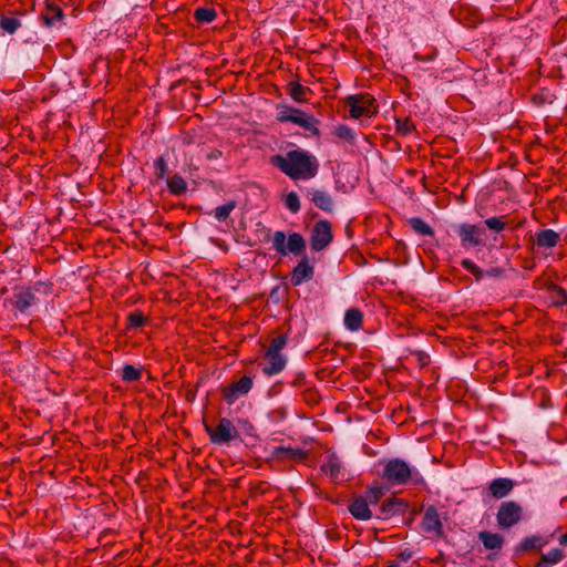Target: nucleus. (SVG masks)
<instances>
[{
    "instance_id": "nucleus-1",
    "label": "nucleus",
    "mask_w": 567,
    "mask_h": 567,
    "mask_svg": "<svg viewBox=\"0 0 567 567\" xmlns=\"http://www.w3.org/2000/svg\"><path fill=\"white\" fill-rule=\"evenodd\" d=\"M52 289L53 285L45 281L16 286L11 296L3 298L2 307L10 313L11 319H18L20 316L29 317L42 298H48L52 293Z\"/></svg>"
},
{
    "instance_id": "nucleus-2",
    "label": "nucleus",
    "mask_w": 567,
    "mask_h": 567,
    "mask_svg": "<svg viewBox=\"0 0 567 567\" xmlns=\"http://www.w3.org/2000/svg\"><path fill=\"white\" fill-rule=\"evenodd\" d=\"M269 163L292 181L313 178L319 171L317 157L301 148L288 151L285 155H272Z\"/></svg>"
},
{
    "instance_id": "nucleus-3",
    "label": "nucleus",
    "mask_w": 567,
    "mask_h": 567,
    "mask_svg": "<svg viewBox=\"0 0 567 567\" xmlns=\"http://www.w3.org/2000/svg\"><path fill=\"white\" fill-rule=\"evenodd\" d=\"M381 476L392 485H406L409 483L425 485L423 475L404 460L398 457L385 462Z\"/></svg>"
},
{
    "instance_id": "nucleus-4",
    "label": "nucleus",
    "mask_w": 567,
    "mask_h": 567,
    "mask_svg": "<svg viewBox=\"0 0 567 567\" xmlns=\"http://www.w3.org/2000/svg\"><path fill=\"white\" fill-rule=\"evenodd\" d=\"M276 118L280 123L291 122L299 125L312 136H319L320 131L318 128L319 120L315 116L292 106H282L277 113Z\"/></svg>"
},
{
    "instance_id": "nucleus-5",
    "label": "nucleus",
    "mask_w": 567,
    "mask_h": 567,
    "mask_svg": "<svg viewBox=\"0 0 567 567\" xmlns=\"http://www.w3.org/2000/svg\"><path fill=\"white\" fill-rule=\"evenodd\" d=\"M272 247L282 256L288 254L301 256L305 254L307 245L305 238L299 233H291L287 238L284 231L277 230L272 235Z\"/></svg>"
},
{
    "instance_id": "nucleus-6",
    "label": "nucleus",
    "mask_w": 567,
    "mask_h": 567,
    "mask_svg": "<svg viewBox=\"0 0 567 567\" xmlns=\"http://www.w3.org/2000/svg\"><path fill=\"white\" fill-rule=\"evenodd\" d=\"M346 104L352 118L371 117L378 113L377 101L369 93L349 95L346 97Z\"/></svg>"
},
{
    "instance_id": "nucleus-7",
    "label": "nucleus",
    "mask_w": 567,
    "mask_h": 567,
    "mask_svg": "<svg viewBox=\"0 0 567 567\" xmlns=\"http://www.w3.org/2000/svg\"><path fill=\"white\" fill-rule=\"evenodd\" d=\"M205 429L210 442L216 445L228 444L240 436L231 420L227 417H221L215 427L205 425Z\"/></svg>"
},
{
    "instance_id": "nucleus-8",
    "label": "nucleus",
    "mask_w": 567,
    "mask_h": 567,
    "mask_svg": "<svg viewBox=\"0 0 567 567\" xmlns=\"http://www.w3.org/2000/svg\"><path fill=\"white\" fill-rule=\"evenodd\" d=\"M522 518L523 507L518 503L506 501L499 505L496 519L501 528L507 529L519 523Z\"/></svg>"
},
{
    "instance_id": "nucleus-9",
    "label": "nucleus",
    "mask_w": 567,
    "mask_h": 567,
    "mask_svg": "<svg viewBox=\"0 0 567 567\" xmlns=\"http://www.w3.org/2000/svg\"><path fill=\"white\" fill-rule=\"evenodd\" d=\"M333 239L331 224L328 220H319L315 224L311 236L310 247L313 251H321L330 245Z\"/></svg>"
},
{
    "instance_id": "nucleus-10",
    "label": "nucleus",
    "mask_w": 567,
    "mask_h": 567,
    "mask_svg": "<svg viewBox=\"0 0 567 567\" xmlns=\"http://www.w3.org/2000/svg\"><path fill=\"white\" fill-rule=\"evenodd\" d=\"M252 378L241 377L238 381L223 388V398L227 404H234L241 395L247 394L252 388Z\"/></svg>"
},
{
    "instance_id": "nucleus-11",
    "label": "nucleus",
    "mask_w": 567,
    "mask_h": 567,
    "mask_svg": "<svg viewBox=\"0 0 567 567\" xmlns=\"http://www.w3.org/2000/svg\"><path fill=\"white\" fill-rule=\"evenodd\" d=\"M315 277V265L307 255H303L290 274V282L293 287L301 286Z\"/></svg>"
},
{
    "instance_id": "nucleus-12",
    "label": "nucleus",
    "mask_w": 567,
    "mask_h": 567,
    "mask_svg": "<svg viewBox=\"0 0 567 567\" xmlns=\"http://www.w3.org/2000/svg\"><path fill=\"white\" fill-rule=\"evenodd\" d=\"M484 229L473 224H461L457 227V235L461 239V245L464 248L476 247L483 245L482 235Z\"/></svg>"
},
{
    "instance_id": "nucleus-13",
    "label": "nucleus",
    "mask_w": 567,
    "mask_h": 567,
    "mask_svg": "<svg viewBox=\"0 0 567 567\" xmlns=\"http://www.w3.org/2000/svg\"><path fill=\"white\" fill-rule=\"evenodd\" d=\"M308 458V452L299 447L277 446L270 454V460L274 462L285 463L295 462L301 463Z\"/></svg>"
},
{
    "instance_id": "nucleus-14",
    "label": "nucleus",
    "mask_w": 567,
    "mask_h": 567,
    "mask_svg": "<svg viewBox=\"0 0 567 567\" xmlns=\"http://www.w3.org/2000/svg\"><path fill=\"white\" fill-rule=\"evenodd\" d=\"M409 502L404 498L390 497L380 507V518L389 519L396 515H403L409 509Z\"/></svg>"
},
{
    "instance_id": "nucleus-15",
    "label": "nucleus",
    "mask_w": 567,
    "mask_h": 567,
    "mask_svg": "<svg viewBox=\"0 0 567 567\" xmlns=\"http://www.w3.org/2000/svg\"><path fill=\"white\" fill-rule=\"evenodd\" d=\"M422 529L425 533H433L437 537H442L444 535L443 524L435 506L431 505L425 509L422 519Z\"/></svg>"
},
{
    "instance_id": "nucleus-16",
    "label": "nucleus",
    "mask_w": 567,
    "mask_h": 567,
    "mask_svg": "<svg viewBox=\"0 0 567 567\" xmlns=\"http://www.w3.org/2000/svg\"><path fill=\"white\" fill-rule=\"evenodd\" d=\"M321 472L330 476L333 483L340 482L344 476V468L336 452H330L320 467Z\"/></svg>"
},
{
    "instance_id": "nucleus-17",
    "label": "nucleus",
    "mask_w": 567,
    "mask_h": 567,
    "mask_svg": "<svg viewBox=\"0 0 567 567\" xmlns=\"http://www.w3.org/2000/svg\"><path fill=\"white\" fill-rule=\"evenodd\" d=\"M560 240V234L550 228L542 229L534 236V244L540 249H553Z\"/></svg>"
},
{
    "instance_id": "nucleus-18",
    "label": "nucleus",
    "mask_w": 567,
    "mask_h": 567,
    "mask_svg": "<svg viewBox=\"0 0 567 567\" xmlns=\"http://www.w3.org/2000/svg\"><path fill=\"white\" fill-rule=\"evenodd\" d=\"M348 509L359 520H368L372 517L368 499L362 496L353 497L348 505Z\"/></svg>"
},
{
    "instance_id": "nucleus-19",
    "label": "nucleus",
    "mask_w": 567,
    "mask_h": 567,
    "mask_svg": "<svg viewBox=\"0 0 567 567\" xmlns=\"http://www.w3.org/2000/svg\"><path fill=\"white\" fill-rule=\"evenodd\" d=\"M514 486L515 483L511 478L498 477L489 483L488 491L494 498L501 499L507 496Z\"/></svg>"
},
{
    "instance_id": "nucleus-20",
    "label": "nucleus",
    "mask_w": 567,
    "mask_h": 567,
    "mask_svg": "<svg viewBox=\"0 0 567 567\" xmlns=\"http://www.w3.org/2000/svg\"><path fill=\"white\" fill-rule=\"evenodd\" d=\"M268 363L262 368V372L266 375H275L281 372L287 363V358L281 353H271L266 351L265 353Z\"/></svg>"
},
{
    "instance_id": "nucleus-21",
    "label": "nucleus",
    "mask_w": 567,
    "mask_h": 567,
    "mask_svg": "<svg viewBox=\"0 0 567 567\" xmlns=\"http://www.w3.org/2000/svg\"><path fill=\"white\" fill-rule=\"evenodd\" d=\"M63 18L64 13L60 6L54 4L53 2L45 3V7L41 13V19L45 27L51 28Z\"/></svg>"
},
{
    "instance_id": "nucleus-22",
    "label": "nucleus",
    "mask_w": 567,
    "mask_h": 567,
    "mask_svg": "<svg viewBox=\"0 0 567 567\" xmlns=\"http://www.w3.org/2000/svg\"><path fill=\"white\" fill-rule=\"evenodd\" d=\"M310 195V199L316 205V207L326 213H331L333 210V199L330 194L317 189L311 192Z\"/></svg>"
},
{
    "instance_id": "nucleus-23",
    "label": "nucleus",
    "mask_w": 567,
    "mask_h": 567,
    "mask_svg": "<svg viewBox=\"0 0 567 567\" xmlns=\"http://www.w3.org/2000/svg\"><path fill=\"white\" fill-rule=\"evenodd\" d=\"M480 540L486 549L495 550L501 549L504 544V537L497 533L483 530L478 534Z\"/></svg>"
},
{
    "instance_id": "nucleus-24",
    "label": "nucleus",
    "mask_w": 567,
    "mask_h": 567,
    "mask_svg": "<svg viewBox=\"0 0 567 567\" xmlns=\"http://www.w3.org/2000/svg\"><path fill=\"white\" fill-rule=\"evenodd\" d=\"M566 557V554L560 548H553L547 554H542L538 563L534 567H550L560 563Z\"/></svg>"
},
{
    "instance_id": "nucleus-25",
    "label": "nucleus",
    "mask_w": 567,
    "mask_h": 567,
    "mask_svg": "<svg viewBox=\"0 0 567 567\" xmlns=\"http://www.w3.org/2000/svg\"><path fill=\"white\" fill-rule=\"evenodd\" d=\"M363 315L357 308H350L344 315V326L350 331H357L362 327Z\"/></svg>"
},
{
    "instance_id": "nucleus-26",
    "label": "nucleus",
    "mask_w": 567,
    "mask_h": 567,
    "mask_svg": "<svg viewBox=\"0 0 567 567\" xmlns=\"http://www.w3.org/2000/svg\"><path fill=\"white\" fill-rule=\"evenodd\" d=\"M167 188L171 194L179 196L186 193L187 183L181 175L175 174L167 179Z\"/></svg>"
},
{
    "instance_id": "nucleus-27",
    "label": "nucleus",
    "mask_w": 567,
    "mask_h": 567,
    "mask_svg": "<svg viewBox=\"0 0 567 567\" xmlns=\"http://www.w3.org/2000/svg\"><path fill=\"white\" fill-rule=\"evenodd\" d=\"M548 292L555 306L561 307L567 305V291L563 287L551 284L548 286Z\"/></svg>"
},
{
    "instance_id": "nucleus-28",
    "label": "nucleus",
    "mask_w": 567,
    "mask_h": 567,
    "mask_svg": "<svg viewBox=\"0 0 567 567\" xmlns=\"http://www.w3.org/2000/svg\"><path fill=\"white\" fill-rule=\"evenodd\" d=\"M308 91V87L303 86L297 81L289 82L287 85L288 94L296 102H303L306 100V93Z\"/></svg>"
},
{
    "instance_id": "nucleus-29",
    "label": "nucleus",
    "mask_w": 567,
    "mask_h": 567,
    "mask_svg": "<svg viewBox=\"0 0 567 567\" xmlns=\"http://www.w3.org/2000/svg\"><path fill=\"white\" fill-rule=\"evenodd\" d=\"M411 228L422 236H434L433 228L420 217H412L408 220Z\"/></svg>"
},
{
    "instance_id": "nucleus-30",
    "label": "nucleus",
    "mask_w": 567,
    "mask_h": 567,
    "mask_svg": "<svg viewBox=\"0 0 567 567\" xmlns=\"http://www.w3.org/2000/svg\"><path fill=\"white\" fill-rule=\"evenodd\" d=\"M217 17L215 9L199 7L194 12V18L198 24L210 23Z\"/></svg>"
},
{
    "instance_id": "nucleus-31",
    "label": "nucleus",
    "mask_w": 567,
    "mask_h": 567,
    "mask_svg": "<svg viewBox=\"0 0 567 567\" xmlns=\"http://www.w3.org/2000/svg\"><path fill=\"white\" fill-rule=\"evenodd\" d=\"M546 542L543 539L542 536H529L526 537L518 546V551H528L532 549H539L542 548Z\"/></svg>"
},
{
    "instance_id": "nucleus-32",
    "label": "nucleus",
    "mask_w": 567,
    "mask_h": 567,
    "mask_svg": "<svg viewBox=\"0 0 567 567\" xmlns=\"http://www.w3.org/2000/svg\"><path fill=\"white\" fill-rule=\"evenodd\" d=\"M396 133L406 136L415 131V124L411 117L395 118Z\"/></svg>"
},
{
    "instance_id": "nucleus-33",
    "label": "nucleus",
    "mask_w": 567,
    "mask_h": 567,
    "mask_svg": "<svg viewBox=\"0 0 567 567\" xmlns=\"http://www.w3.org/2000/svg\"><path fill=\"white\" fill-rule=\"evenodd\" d=\"M147 322L146 316L141 310H135L127 316V329H137L145 326Z\"/></svg>"
},
{
    "instance_id": "nucleus-34",
    "label": "nucleus",
    "mask_w": 567,
    "mask_h": 567,
    "mask_svg": "<svg viewBox=\"0 0 567 567\" xmlns=\"http://www.w3.org/2000/svg\"><path fill=\"white\" fill-rule=\"evenodd\" d=\"M121 377L124 382L138 381L142 377V371L132 364H125L122 369Z\"/></svg>"
},
{
    "instance_id": "nucleus-35",
    "label": "nucleus",
    "mask_w": 567,
    "mask_h": 567,
    "mask_svg": "<svg viewBox=\"0 0 567 567\" xmlns=\"http://www.w3.org/2000/svg\"><path fill=\"white\" fill-rule=\"evenodd\" d=\"M461 266L471 275H473L476 281H481L485 276V271L482 270L472 259H463L461 261Z\"/></svg>"
},
{
    "instance_id": "nucleus-36",
    "label": "nucleus",
    "mask_w": 567,
    "mask_h": 567,
    "mask_svg": "<svg viewBox=\"0 0 567 567\" xmlns=\"http://www.w3.org/2000/svg\"><path fill=\"white\" fill-rule=\"evenodd\" d=\"M21 27V21L14 17H1L0 28L9 34H13Z\"/></svg>"
},
{
    "instance_id": "nucleus-37",
    "label": "nucleus",
    "mask_w": 567,
    "mask_h": 567,
    "mask_svg": "<svg viewBox=\"0 0 567 567\" xmlns=\"http://www.w3.org/2000/svg\"><path fill=\"white\" fill-rule=\"evenodd\" d=\"M235 208L236 202L230 200L225 205L216 207L214 210V216L218 221H225Z\"/></svg>"
},
{
    "instance_id": "nucleus-38",
    "label": "nucleus",
    "mask_w": 567,
    "mask_h": 567,
    "mask_svg": "<svg viewBox=\"0 0 567 567\" xmlns=\"http://www.w3.org/2000/svg\"><path fill=\"white\" fill-rule=\"evenodd\" d=\"M333 135L339 140L352 144L354 142L353 131L347 125H339L334 128Z\"/></svg>"
},
{
    "instance_id": "nucleus-39",
    "label": "nucleus",
    "mask_w": 567,
    "mask_h": 567,
    "mask_svg": "<svg viewBox=\"0 0 567 567\" xmlns=\"http://www.w3.org/2000/svg\"><path fill=\"white\" fill-rule=\"evenodd\" d=\"M505 216H501V217H489L487 219L484 220V224L486 225V227L491 230H494L496 233H501L503 231L506 226H507V223L504 220Z\"/></svg>"
},
{
    "instance_id": "nucleus-40",
    "label": "nucleus",
    "mask_w": 567,
    "mask_h": 567,
    "mask_svg": "<svg viewBox=\"0 0 567 567\" xmlns=\"http://www.w3.org/2000/svg\"><path fill=\"white\" fill-rule=\"evenodd\" d=\"M287 336L286 334H282V336H279V337H276L271 340L267 351L268 352H271V353H281V350L286 347L287 344Z\"/></svg>"
},
{
    "instance_id": "nucleus-41",
    "label": "nucleus",
    "mask_w": 567,
    "mask_h": 567,
    "mask_svg": "<svg viewBox=\"0 0 567 567\" xmlns=\"http://www.w3.org/2000/svg\"><path fill=\"white\" fill-rule=\"evenodd\" d=\"M285 205L291 213H298L300 210V200L297 193H289L286 196Z\"/></svg>"
},
{
    "instance_id": "nucleus-42",
    "label": "nucleus",
    "mask_w": 567,
    "mask_h": 567,
    "mask_svg": "<svg viewBox=\"0 0 567 567\" xmlns=\"http://www.w3.org/2000/svg\"><path fill=\"white\" fill-rule=\"evenodd\" d=\"M155 176L157 179L164 178V176L167 174V162L164 156H159L155 163Z\"/></svg>"
},
{
    "instance_id": "nucleus-43",
    "label": "nucleus",
    "mask_w": 567,
    "mask_h": 567,
    "mask_svg": "<svg viewBox=\"0 0 567 567\" xmlns=\"http://www.w3.org/2000/svg\"><path fill=\"white\" fill-rule=\"evenodd\" d=\"M383 495V489L380 486H372L367 491L368 503L378 504Z\"/></svg>"
},
{
    "instance_id": "nucleus-44",
    "label": "nucleus",
    "mask_w": 567,
    "mask_h": 567,
    "mask_svg": "<svg viewBox=\"0 0 567 567\" xmlns=\"http://www.w3.org/2000/svg\"><path fill=\"white\" fill-rule=\"evenodd\" d=\"M302 398L308 404H317L319 402V393L315 389L305 390Z\"/></svg>"
},
{
    "instance_id": "nucleus-45",
    "label": "nucleus",
    "mask_w": 567,
    "mask_h": 567,
    "mask_svg": "<svg viewBox=\"0 0 567 567\" xmlns=\"http://www.w3.org/2000/svg\"><path fill=\"white\" fill-rule=\"evenodd\" d=\"M533 102H534V104L540 106L547 102L550 103L551 101L549 100V95L547 93L543 92V93L535 94L533 96Z\"/></svg>"
},
{
    "instance_id": "nucleus-46",
    "label": "nucleus",
    "mask_w": 567,
    "mask_h": 567,
    "mask_svg": "<svg viewBox=\"0 0 567 567\" xmlns=\"http://www.w3.org/2000/svg\"><path fill=\"white\" fill-rule=\"evenodd\" d=\"M505 270L501 267H493L485 271V276L499 278L504 275Z\"/></svg>"
},
{
    "instance_id": "nucleus-47",
    "label": "nucleus",
    "mask_w": 567,
    "mask_h": 567,
    "mask_svg": "<svg viewBox=\"0 0 567 567\" xmlns=\"http://www.w3.org/2000/svg\"><path fill=\"white\" fill-rule=\"evenodd\" d=\"M223 156V153L218 148H213L210 152L206 155V158L208 161H216Z\"/></svg>"
},
{
    "instance_id": "nucleus-48",
    "label": "nucleus",
    "mask_w": 567,
    "mask_h": 567,
    "mask_svg": "<svg viewBox=\"0 0 567 567\" xmlns=\"http://www.w3.org/2000/svg\"><path fill=\"white\" fill-rule=\"evenodd\" d=\"M412 555L413 553L411 550L404 549L398 554V558L401 559L402 561H408L409 559L412 558Z\"/></svg>"
},
{
    "instance_id": "nucleus-49",
    "label": "nucleus",
    "mask_w": 567,
    "mask_h": 567,
    "mask_svg": "<svg viewBox=\"0 0 567 567\" xmlns=\"http://www.w3.org/2000/svg\"><path fill=\"white\" fill-rule=\"evenodd\" d=\"M305 383V374L300 373L292 382L295 386H300Z\"/></svg>"
},
{
    "instance_id": "nucleus-50",
    "label": "nucleus",
    "mask_w": 567,
    "mask_h": 567,
    "mask_svg": "<svg viewBox=\"0 0 567 567\" xmlns=\"http://www.w3.org/2000/svg\"><path fill=\"white\" fill-rule=\"evenodd\" d=\"M558 542L561 546L567 545V532L558 537Z\"/></svg>"
},
{
    "instance_id": "nucleus-51",
    "label": "nucleus",
    "mask_w": 567,
    "mask_h": 567,
    "mask_svg": "<svg viewBox=\"0 0 567 567\" xmlns=\"http://www.w3.org/2000/svg\"><path fill=\"white\" fill-rule=\"evenodd\" d=\"M264 486H265V483H260V484H258V485L256 486V491H257V492H260V493H265V491H266V489H265V487H264Z\"/></svg>"
},
{
    "instance_id": "nucleus-52",
    "label": "nucleus",
    "mask_w": 567,
    "mask_h": 567,
    "mask_svg": "<svg viewBox=\"0 0 567 567\" xmlns=\"http://www.w3.org/2000/svg\"><path fill=\"white\" fill-rule=\"evenodd\" d=\"M384 567H400V566L396 563H390L389 565H386Z\"/></svg>"
},
{
    "instance_id": "nucleus-53",
    "label": "nucleus",
    "mask_w": 567,
    "mask_h": 567,
    "mask_svg": "<svg viewBox=\"0 0 567 567\" xmlns=\"http://www.w3.org/2000/svg\"><path fill=\"white\" fill-rule=\"evenodd\" d=\"M7 292H8V289L6 287L1 289L2 295H6Z\"/></svg>"
}]
</instances>
